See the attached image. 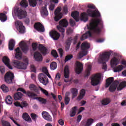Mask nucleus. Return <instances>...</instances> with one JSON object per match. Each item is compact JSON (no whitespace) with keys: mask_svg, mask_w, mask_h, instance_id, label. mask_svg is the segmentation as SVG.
Wrapping results in <instances>:
<instances>
[{"mask_svg":"<svg viewBox=\"0 0 126 126\" xmlns=\"http://www.w3.org/2000/svg\"><path fill=\"white\" fill-rule=\"evenodd\" d=\"M59 26L66 28L68 26V22L66 19H63L59 21Z\"/></svg>","mask_w":126,"mask_h":126,"instance_id":"obj_22","label":"nucleus"},{"mask_svg":"<svg viewBox=\"0 0 126 126\" xmlns=\"http://www.w3.org/2000/svg\"><path fill=\"white\" fill-rule=\"evenodd\" d=\"M1 89L2 90L4 93H7L8 91H9L8 87H7L5 85H2L0 87Z\"/></svg>","mask_w":126,"mask_h":126,"instance_id":"obj_48","label":"nucleus"},{"mask_svg":"<svg viewBox=\"0 0 126 126\" xmlns=\"http://www.w3.org/2000/svg\"><path fill=\"white\" fill-rule=\"evenodd\" d=\"M29 88L32 91H34L35 93H39V90L36 85L32 84L30 85Z\"/></svg>","mask_w":126,"mask_h":126,"instance_id":"obj_33","label":"nucleus"},{"mask_svg":"<svg viewBox=\"0 0 126 126\" xmlns=\"http://www.w3.org/2000/svg\"><path fill=\"white\" fill-rule=\"evenodd\" d=\"M64 76L65 78L69 77V69L67 65L65 66L64 69Z\"/></svg>","mask_w":126,"mask_h":126,"instance_id":"obj_31","label":"nucleus"},{"mask_svg":"<svg viewBox=\"0 0 126 126\" xmlns=\"http://www.w3.org/2000/svg\"><path fill=\"white\" fill-rule=\"evenodd\" d=\"M34 28L38 32H44L45 28H44V25H43L40 23H35L34 25Z\"/></svg>","mask_w":126,"mask_h":126,"instance_id":"obj_13","label":"nucleus"},{"mask_svg":"<svg viewBox=\"0 0 126 126\" xmlns=\"http://www.w3.org/2000/svg\"><path fill=\"white\" fill-rule=\"evenodd\" d=\"M35 61L37 62H41L43 60V57H42V55L39 52H35L33 56Z\"/></svg>","mask_w":126,"mask_h":126,"instance_id":"obj_23","label":"nucleus"},{"mask_svg":"<svg viewBox=\"0 0 126 126\" xmlns=\"http://www.w3.org/2000/svg\"><path fill=\"white\" fill-rule=\"evenodd\" d=\"M77 107L74 106L72 108V111L70 113V117H74L76 114Z\"/></svg>","mask_w":126,"mask_h":126,"instance_id":"obj_44","label":"nucleus"},{"mask_svg":"<svg viewBox=\"0 0 126 126\" xmlns=\"http://www.w3.org/2000/svg\"><path fill=\"white\" fill-rule=\"evenodd\" d=\"M62 11V7H58L54 11V14L55 15L54 17V20L56 22L59 21L60 19L63 18V13H61Z\"/></svg>","mask_w":126,"mask_h":126,"instance_id":"obj_8","label":"nucleus"},{"mask_svg":"<svg viewBox=\"0 0 126 126\" xmlns=\"http://www.w3.org/2000/svg\"><path fill=\"white\" fill-rule=\"evenodd\" d=\"M16 14L19 19H23V18H25L27 16V12L20 8L16 9Z\"/></svg>","mask_w":126,"mask_h":126,"instance_id":"obj_6","label":"nucleus"},{"mask_svg":"<svg viewBox=\"0 0 126 126\" xmlns=\"http://www.w3.org/2000/svg\"><path fill=\"white\" fill-rule=\"evenodd\" d=\"M41 13L42 16H48V15H49V12H48V9H47V7H42V10L41 11Z\"/></svg>","mask_w":126,"mask_h":126,"instance_id":"obj_36","label":"nucleus"},{"mask_svg":"<svg viewBox=\"0 0 126 126\" xmlns=\"http://www.w3.org/2000/svg\"><path fill=\"white\" fill-rule=\"evenodd\" d=\"M57 67H58V65L57 64V63L52 62L50 64V68L52 70H55V69H56Z\"/></svg>","mask_w":126,"mask_h":126,"instance_id":"obj_47","label":"nucleus"},{"mask_svg":"<svg viewBox=\"0 0 126 126\" xmlns=\"http://www.w3.org/2000/svg\"><path fill=\"white\" fill-rule=\"evenodd\" d=\"M63 12L65 14H67L68 13V9L67 6H64L63 8Z\"/></svg>","mask_w":126,"mask_h":126,"instance_id":"obj_57","label":"nucleus"},{"mask_svg":"<svg viewBox=\"0 0 126 126\" xmlns=\"http://www.w3.org/2000/svg\"><path fill=\"white\" fill-rule=\"evenodd\" d=\"M17 91H21V92H23L24 94H25L29 98H31L33 97V96H38V94H35L30 91H28L27 92H26V91H25L24 89L22 88H19L17 90Z\"/></svg>","mask_w":126,"mask_h":126,"instance_id":"obj_10","label":"nucleus"},{"mask_svg":"<svg viewBox=\"0 0 126 126\" xmlns=\"http://www.w3.org/2000/svg\"><path fill=\"white\" fill-rule=\"evenodd\" d=\"M16 26L19 33L23 34L25 33V27L23 26V23L20 21H17L15 23Z\"/></svg>","mask_w":126,"mask_h":126,"instance_id":"obj_11","label":"nucleus"},{"mask_svg":"<svg viewBox=\"0 0 126 126\" xmlns=\"http://www.w3.org/2000/svg\"><path fill=\"white\" fill-rule=\"evenodd\" d=\"M73 32V30L71 29V28H69L67 29L66 34L67 35H70V34H72Z\"/></svg>","mask_w":126,"mask_h":126,"instance_id":"obj_55","label":"nucleus"},{"mask_svg":"<svg viewBox=\"0 0 126 126\" xmlns=\"http://www.w3.org/2000/svg\"><path fill=\"white\" fill-rule=\"evenodd\" d=\"M119 81H115L109 87V90L110 92H114L119 85Z\"/></svg>","mask_w":126,"mask_h":126,"instance_id":"obj_17","label":"nucleus"},{"mask_svg":"<svg viewBox=\"0 0 126 126\" xmlns=\"http://www.w3.org/2000/svg\"><path fill=\"white\" fill-rule=\"evenodd\" d=\"M73 58V56L72 55H68L65 58V63L66 62H68L70 60H71Z\"/></svg>","mask_w":126,"mask_h":126,"instance_id":"obj_52","label":"nucleus"},{"mask_svg":"<svg viewBox=\"0 0 126 126\" xmlns=\"http://www.w3.org/2000/svg\"><path fill=\"white\" fill-rule=\"evenodd\" d=\"M90 48V44L88 42H83L81 45V51L79 52L77 58L79 59H82L84 56H87L88 53V50Z\"/></svg>","mask_w":126,"mask_h":126,"instance_id":"obj_2","label":"nucleus"},{"mask_svg":"<svg viewBox=\"0 0 126 126\" xmlns=\"http://www.w3.org/2000/svg\"><path fill=\"white\" fill-rule=\"evenodd\" d=\"M69 23H70V26H71V27H73V26H75V22L72 19H70Z\"/></svg>","mask_w":126,"mask_h":126,"instance_id":"obj_58","label":"nucleus"},{"mask_svg":"<svg viewBox=\"0 0 126 126\" xmlns=\"http://www.w3.org/2000/svg\"><path fill=\"white\" fill-rule=\"evenodd\" d=\"M14 105L15 106V107H20V108H21V109H23V106L18 101H16V102H14Z\"/></svg>","mask_w":126,"mask_h":126,"instance_id":"obj_56","label":"nucleus"},{"mask_svg":"<svg viewBox=\"0 0 126 126\" xmlns=\"http://www.w3.org/2000/svg\"><path fill=\"white\" fill-rule=\"evenodd\" d=\"M91 83L93 86H96L100 83V79H101V76L98 74L93 75L91 77Z\"/></svg>","mask_w":126,"mask_h":126,"instance_id":"obj_7","label":"nucleus"},{"mask_svg":"<svg viewBox=\"0 0 126 126\" xmlns=\"http://www.w3.org/2000/svg\"><path fill=\"white\" fill-rule=\"evenodd\" d=\"M42 115L43 118H44L45 120H46V121H49V122L52 121V117L50 116V114H49L48 112L43 111L42 113Z\"/></svg>","mask_w":126,"mask_h":126,"instance_id":"obj_25","label":"nucleus"},{"mask_svg":"<svg viewBox=\"0 0 126 126\" xmlns=\"http://www.w3.org/2000/svg\"><path fill=\"white\" fill-rule=\"evenodd\" d=\"M58 51L59 54L60 55V57H63V50L62 48H59Z\"/></svg>","mask_w":126,"mask_h":126,"instance_id":"obj_61","label":"nucleus"},{"mask_svg":"<svg viewBox=\"0 0 126 126\" xmlns=\"http://www.w3.org/2000/svg\"><path fill=\"white\" fill-rule=\"evenodd\" d=\"M31 116L32 120H33V121H34V122H36V121L37 120L36 119L38 118V116L34 113H32Z\"/></svg>","mask_w":126,"mask_h":126,"instance_id":"obj_54","label":"nucleus"},{"mask_svg":"<svg viewBox=\"0 0 126 126\" xmlns=\"http://www.w3.org/2000/svg\"><path fill=\"white\" fill-rule=\"evenodd\" d=\"M110 103H111V99L108 98H104L101 101V104L103 105V106L108 105Z\"/></svg>","mask_w":126,"mask_h":126,"instance_id":"obj_39","label":"nucleus"},{"mask_svg":"<svg viewBox=\"0 0 126 126\" xmlns=\"http://www.w3.org/2000/svg\"><path fill=\"white\" fill-rule=\"evenodd\" d=\"M24 21L26 24H27V25L30 24V19L29 18H25Z\"/></svg>","mask_w":126,"mask_h":126,"instance_id":"obj_59","label":"nucleus"},{"mask_svg":"<svg viewBox=\"0 0 126 126\" xmlns=\"http://www.w3.org/2000/svg\"><path fill=\"white\" fill-rule=\"evenodd\" d=\"M88 16L91 17H95L97 19H92L91 20L90 25H87L88 29L90 31L83 34L81 37V41L87 39L88 37H91L92 34L99 35L104 28L103 20L101 18V14L98 10H92L91 9H88L87 13L83 12L81 14V20L84 22L88 21Z\"/></svg>","mask_w":126,"mask_h":126,"instance_id":"obj_1","label":"nucleus"},{"mask_svg":"<svg viewBox=\"0 0 126 126\" xmlns=\"http://www.w3.org/2000/svg\"><path fill=\"white\" fill-rule=\"evenodd\" d=\"M75 64V72L77 73V74L81 73V72H82V70H83V64L78 61L76 62Z\"/></svg>","mask_w":126,"mask_h":126,"instance_id":"obj_12","label":"nucleus"},{"mask_svg":"<svg viewBox=\"0 0 126 126\" xmlns=\"http://www.w3.org/2000/svg\"><path fill=\"white\" fill-rule=\"evenodd\" d=\"M15 51L16 52L15 58L17 60H21L22 59V52L20 51V48L19 47H17Z\"/></svg>","mask_w":126,"mask_h":126,"instance_id":"obj_18","label":"nucleus"},{"mask_svg":"<svg viewBox=\"0 0 126 126\" xmlns=\"http://www.w3.org/2000/svg\"><path fill=\"white\" fill-rule=\"evenodd\" d=\"M31 69L32 72H36V67L34 65H31Z\"/></svg>","mask_w":126,"mask_h":126,"instance_id":"obj_63","label":"nucleus"},{"mask_svg":"<svg viewBox=\"0 0 126 126\" xmlns=\"http://www.w3.org/2000/svg\"><path fill=\"white\" fill-rule=\"evenodd\" d=\"M31 99H32V100H37V101H38L40 104H43V105H46V104H47V100L43 97L33 96Z\"/></svg>","mask_w":126,"mask_h":126,"instance_id":"obj_15","label":"nucleus"},{"mask_svg":"<svg viewBox=\"0 0 126 126\" xmlns=\"http://www.w3.org/2000/svg\"><path fill=\"white\" fill-rule=\"evenodd\" d=\"M42 71L44 73H40L38 75V78L41 83H42L43 85H47L49 83V81L48 80V77L46 74L49 72L48 71V69L46 67H44L42 69Z\"/></svg>","mask_w":126,"mask_h":126,"instance_id":"obj_4","label":"nucleus"},{"mask_svg":"<svg viewBox=\"0 0 126 126\" xmlns=\"http://www.w3.org/2000/svg\"><path fill=\"white\" fill-rule=\"evenodd\" d=\"M32 46L33 51H36V50H37V48H38V43H32Z\"/></svg>","mask_w":126,"mask_h":126,"instance_id":"obj_53","label":"nucleus"},{"mask_svg":"<svg viewBox=\"0 0 126 126\" xmlns=\"http://www.w3.org/2000/svg\"><path fill=\"white\" fill-rule=\"evenodd\" d=\"M40 90L41 91L43 94H45L46 96H49V93L48 91L44 89H43L42 87H39Z\"/></svg>","mask_w":126,"mask_h":126,"instance_id":"obj_51","label":"nucleus"},{"mask_svg":"<svg viewBox=\"0 0 126 126\" xmlns=\"http://www.w3.org/2000/svg\"><path fill=\"white\" fill-rule=\"evenodd\" d=\"M6 15L5 14L3 13H0V20L2 21V22H4V21H6Z\"/></svg>","mask_w":126,"mask_h":126,"instance_id":"obj_45","label":"nucleus"},{"mask_svg":"<svg viewBox=\"0 0 126 126\" xmlns=\"http://www.w3.org/2000/svg\"><path fill=\"white\" fill-rule=\"evenodd\" d=\"M114 82V77H109L106 79L105 88H108Z\"/></svg>","mask_w":126,"mask_h":126,"instance_id":"obj_27","label":"nucleus"},{"mask_svg":"<svg viewBox=\"0 0 126 126\" xmlns=\"http://www.w3.org/2000/svg\"><path fill=\"white\" fill-rule=\"evenodd\" d=\"M71 93H72V99L75 98L78 94V90L76 88H72L71 89Z\"/></svg>","mask_w":126,"mask_h":126,"instance_id":"obj_30","label":"nucleus"},{"mask_svg":"<svg viewBox=\"0 0 126 126\" xmlns=\"http://www.w3.org/2000/svg\"><path fill=\"white\" fill-rule=\"evenodd\" d=\"M5 102L8 105L12 104V97L10 95H8L6 97Z\"/></svg>","mask_w":126,"mask_h":126,"instance_id":"obj_41","label":"nucleus"},{"mask_svg":"<svg viewBox=\"0 0 126 126\" xmlns=\"http://www.w3.org/2000/svg\"><path fill=\"white\" fill-rule=\"evenodd\" d=\"M0 72H1V73L2 74H3V73H4L5 72V69H4V67L2 66H0Z\"/></svg>","mask_w":126,"mask_h":126,"instance_id":"obj_62","label":"nucleus"},{"mask_svg":"<svg viewBox=\"0 0 126 126\" xmlns=\"http://www.w3.org/2000/svg\"><path fill=\"white\" fill-rule=\"evenodd\" d=\"M2 62L4 64L9 68V69H12V66L9 63V59L6 56H4L2 59Z\"/></svg>","mask_w":126,"mask_h":126,"instance_id":"obj_19","label":"nucleus"},{"mask_svg":"<svg viewBox=\"0 0 126 126\" xmlns=\"http://www.w3.org/2000/svg\"><path fill=\"white\" fill-rule=\"evenodd\" d=\"M110 63L112 67L118 65L120 63V60L116 57H114L111 60Z\"/></svg>","mask_w":126,"mask_h":126,"instance_id":"obj_20","label":"nucleus"},{"mask_svg":"<svg viewBox=\"0 0 126 126\" xmlns=\"http://www.w3.org/2000/svg\"><path fill=\"white\" fill-rule=\"evenodd\" d=\"M38 49L39 51H40L41 53L43 55V56H46L47 54V51H48V49L46 48L44 45L42 44H39L38 47Z\"/></svg>","mask_w":126,"mask_h":126,"instance_id":"obj_24","label":"nucleus"},{"mask_svg":"<svg viewBox=\"0 0 126 126\" xmlns=\"http://www.w3.org/2000/svg\"><path fill=\"white\" fill-rule=\"evenodd\" d=\"M71 16L74 18L76 22H78L79 21V12L78 11H75L72 12Z\"/></svg>","mask_w":126,"mask_h":126,"instance_id":"obj_21","label":"nucleus"},{"mask_svg":"<svg viewBox=\"0 0 126 126\" xmlns=\"http://www.w3.org/2000/svg\"><path fill=\"white\" fill-rule=\"evenodd\" d=\"M124 66L123 65H119L114 68V72H120L122 71L123 69L124 68Z\"/></svg>","mask_w":126,"mask_h":126,"instance_id":"obj_34","label":"nucleus"},{"mask_svg":"<svg viewBox=\"0 0 126 126\" xmlns=\"http://www.w3.org/2000/svg\"><path fill=\"white\" fill-rule=\"evenodd\" d=\"M86 92H85V90L84 89H82L80 91V94L77 97L78 100H81L83 99V97L85 96V94Z\"/></svg>","mask_w":126,"mask_h":126,"instance_id":"obj_32","label":"nucleus"},{"mask_svg":"<svg viewBox=\"0 0 126 126\" xmlns=\"http://www.w3.org/2000/svg\"><path fill=\"white\" fill-rule=\"evenodd\" d=\"M126 86V81H124L121 83L117 88V90L119 91L122 90Z\"/></svg>","mask_w":126,"mask_h":126,"instance_id":"obj_38","label":"nucleus"},{"mask_svg":"<svg viewBox=\"0 0 126 126\" xmlns=\"http://www.w3.org/2000/svg\"><path fill=\"white\" fill-rule=\"evenodd\" d=\"M51 54L54 57V58H55L57 59V58H59V55L58 54V52H57V51L55 50H53L51 52Z\"/></svg>","mask_w":126,"mask_h":126,"instance_id":"obj_49","label":"nucleus"},{"mask_svg":"<svg viewBox=\"0 0 126 126\" xmlns=\"http://www.w3.org/2000/svg\"><path fill=\"white\" fill-rule=\"evenodd\" d=\"M23 119L26 121V122H29L31 123L32 122V119H31L30 116L27 113L23 114Z\"/></svg>","mask_w":126,"mask_h":126,"instance_id":"obj_29","label":"nucleus"},{"mask_svg":"<svg viewBox=\"0 0 126 126\" xmlns=\"http://www.w3.org/2000/svg\"><path fill=\"white\" fill-rule=\"evenodd\" d=\"M23 97V94L20 92H18L14 94V99L16 101L20 100Z\"/></svg>","mask_w":126,"mask_h":126,"instance_id":"obj_28","label":"nucleus"},{"mask_svg":"<svg viewBox=\"0 0 126 126\" xmlns=\"http://www.w3.org/2000/svg\"><path fill=\"white\" fill-rule=\"evenodd\" d=\"M4 78L6 83L10 84L11 83H12V80H13V78H14V75L13 73L8 72L6 73Z\"/></svg>","mask_w":126,"mask_h":126,"instance_id":"obj_9","label":"nucleus"},{"mask_svg":"<svg viewBox=\"0 0 126 126\" xmlns=\"http://www.w3.org/2000/svg\"><path fill=\"white\" fill-rule=\"evenodd\" d=\"M39 1H41L42 0H38ZM29 2L30 6L35 7L37 5V0H29Z\"/></svg>","mask_w":126,"mask_h":126,"instance_id":"obj_37","label":"nucleus"},{"mask_svg":"<svg viewBox=\"0 0 126 126\" xmlns=\"http://www.w3.org/2000/svg\"><path fill=\"white\" fill-rule=\"evenodd\" d=\"M20 5H21L23 7H25L26 8L27 6H28V2L26 0H22L20 3Z\"/></svg>","mask_w":126,"mask_h":126,"instance_id":"obj_46","label":"nucleus"},{"mask_svg":"<svg viewBox=\"0 0 126 126\" xmlns=\"http://www.w3.org/2000/svg\"><path fill=\"white\" fill-rule=\"evenodd\" d=\"M1 124L2 126H11L10 123L6 121L1 120Z\"/></svg>","mask_w":126,"mask_h":126,"instance_id":"obj_50","label":"nucleus"},{"mask_svg":"<svg viewBox=\"0 0 126 126\" xmlns=\"http://www.w3.org/2000/svg\"><path fill=\"white\" fill-rule=\"evenodd\" d=\"M94 123V119L92 118H89L87 120L85 126H90L92 124Z\"/></svg>","mask_w":126,"mask_h":126,"instance_id":"obj_43","label":"nucleus"},{"mask_svg":"<svg viewBox=\"0 0 126 126\" xmlns=\"http://www.w3.org/2000/svg\"><path fill=\"white\" fill-rule=\"evenodd\" d=\"M92 66L91 65H88L87 69L85 72V77H87V76H89L90 75V71H91Z\"/></svg>","mask_w":126,"mask_h":126,"instance_id":"obj_35","label":"nucleus"},{"mask_svg":"<svg viewBox=\"0 0 126 126\" xmlns=\"http://www.w3.org/2000/svg\"><path fill=\"white\" fill-rule=\"evenodd\" d=\"M69 101H70V99L69 98V97H65L64 102L65 105H68Z\"/></svg>","mask_w":126,"mask_h":126,"instance_id":"obj_60","label":"nucleus"},{"mask_svg":"<svg viewBox=\"0 0 126 126\" xmlns=\"http://www.w3.org/2000/svg\"><path fill=\"white\" fill-rule=\"evenodd\" d=\"M15 46V41L13 39H11L9 42L8 47L10 51H13L14 46Z\"/></svg>","mask_w":126,"mask_h":126,"instance_id":"obj_26","label":"nucleus"},{"mask_svg":"<svg viewBox=\"0 0 126 126\" xmlns=\"http://www.w3.org/2000/svg\"><path fill=\"white\" fill-rule=\"evenodd\" d=\"M19 46L23 51V53L26 54L28 52V45L26 43H24V42L21 41L19 43Z\"/></svg>","mask_w":126,"mask_h":126,"instance_id":"obj_16","label":"nucleus"},{"mask_svg":"<svg viewBox=\"0 0 126 126\" xmlns=\"http://www.w3.org/2000/svg\"><path fill=\"white\" fill-rule=\"evenodd\" d=\"M49 34L51 38H53V40H57L60 39V33L56 31H52L49 32Z\"/></svg>","mask_w":126,"mask_h":126,"instance_id":"obj_14","label":"nucleus"},{"mask_svg":"<svg viewBox=\"0 0 126 126\" xmlns=\"http://www.w3.org/2000/svg\"><path fill=\"white\" fill-rule=\"evenodd\" d=\"M12 63L14 66L19 69H26L27 68V65L19 61L13 60Z\"/></svg>","mask_w":126,"mask_h":126,"instance_id":"obj_5","label":"nucleus"},{"mask_svg":"<svg viewBox=\"0 0 126 126\" xmlns=\"http://www.w3.org/2000/svg\"><path fill=\"white\" fill-rule=\"evenodd\" d=\"M110 57H111V52H105L102 53L101 56L100 57V58L98 60V62H99L100 63L103 64V69H106L107 68V65H106V63L107 62H108L110 59Z\"/></svg>","mask_w":126,"mask_h":126,"instance_id":"obj_3","label":"nucleus"},{"mask_svg":"<svg viewBox=\"0 0 126 126\" xmlns=\"http://www.w3.org/2000/svg\"><path fill=\"white\" fill-rule=\"evenodd\" d=\"M71 41H72V37H69L66 40V41L65 42V44L67 46H66V49L67 50H68V49H69V47L70 46V44H71Z\"/></svg>","mask_w":126,"mask_h":126,"instance_id":"obj_40","label":"nucleus"},{"mask_svg":"<svg viewBox=\"0 0 126 126\" xmlns=\"http://www.w3.org/2000/svg\"><path fill=\"white\" fill-rule=\"evenodd\" d=\"M22 106H23V107H27V106H28V103H27V102L26 101H22Z\"/></svg>","mask_w":126,"mask_h":126,"instance_id":"obj_64","label":"nucleus"},{"mask_svg":"<svg viewBox=\"0 0 126 126\" xmlns=\"http://www.w3.org/2000/svg\"><path fill=\"white\" fill-rule=\"evenodd\" d=\"M63 28V27H61V26H57V29L60 32H62V35L63 38L64 37V32L65 31V30H64Z\"/></svg>","mask_w":126,"mask_h":126,"instance_id":"obj_42","label":"nucleus"}]
</instances>
